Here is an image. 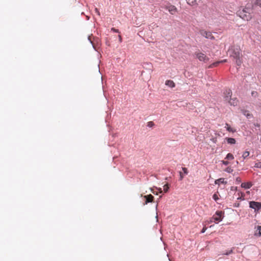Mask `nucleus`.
Masks as SVG:
<instances>
[{
    "label": "nucleus",
    "mask_w": 261,
    "mask_h": 261,
    "mask_svg": "<svg viewBox=\"0 0 261 261\" xmlns=\"http://www.w3.org/2000/svg\"><path fill=\"white\" fill-rule=\"evenodd\" d=\"M253 6L252 4L248 3L245 8L239 10L237 12V15L245 20H249L251 18V13L252 11Z\"/></svg>",
    "instance_id": "nucleus-1"
},
{
    "label": "nucleus",
    "mask_w": 261,
    "mask_h": 261,
    "mask_svg": "<svg viewBox=\"0 0 261 261\" xmlns=\"http://www.w3.org/2000/svg\"><path fill=\"white\" fill-rule=\"evenodd\" d=\"M229 56L235 60L236 64L240 66L242 64L241 54L239 47H231L228 51Z\"/></svg>",
    "instance_id": "nucleus-2"
},
{
    "label": "nucleus",
    "mask_w": 261,
    "mask_h": 261,
    "mask_svg": "<svg viewBox=\"0 0 261 261\" xmlns=\"http://www.w3.org/2000/svg\"><path fill=\"white\" fill-rule=\"evenodd\" d=\"M249 206L255 211L258 210L261 208V203L255 201H250L249 202Z\"/></svg>",
    "instance_id": "nucleus-3"
},
{
    "label": "nucleus",
    "mask_w": 261,
    "mask_h": 261,
    "mask_svg": "<svg viewBox=\"0 0 261 261\" xmlns=\"http://www.w3.org/2000/svg\"><path fill=\"white\" fill-rule=\"evenodd\" d=\"M196 57L199 61H203L204 62H207L209 60V58L207 57L201 53L196 54Z\"/></svg>",
    "instance_id": "nucleus-4"
},
{
    "label": "nucleus",
    "mask_w": 261,
    "mask_h": 261,
    "mask_svg": "<svg viewBox=\"0 0 261 261\" xmlns=\"http://www.w3.org/2000/svg\"><path fill=\"white\" fill-rule=\"evenodd\" d=\"M222 212H217L215 215L213 216L212 219L214 220V221L220 222L222 221L223 217Z\"/></svg>",
    "instance_id": "nucleus-5"
},
{
    "label": "nucleus",
    "mask_w": 261,
    "mask_h": 261,
    "mask_svg": "<svg viewBox=\"0 0 261 261\" xmlns=\"http://www.w3.org/2000/svg\"><path fill=\"white\" fill-rule=\"evenodd\" d=\"M200 34L207 39H213L214 37L212 35V33L210 32H207L204 30H201L200 31Z\"/></svg>",
    "instance_id": "nucleus-6"
},
{
    "label": "nucleus",
    "mask_w": 261,
    "mask_h": 261,
    "mask_svg": "<svg viewBox=\"0 0 261 261\" xmlns=\"http://www.w3.org/2000/svg\"><path fill=\"white\" fill-rule=\"evenodd\" d=\"M254 236L257 237L261 236V226H257L255 227Z\"/></svg>",
    "instance_id": "nucleus-7"
},
{
    "label": "nucleus",
    "mask_w": 261,
    "mask_h": 261,
    "mask_svg": "<svg viewBox=\"0 0 261 261\" xmlns=\"http://www.w3.org/2000/svg\"><path fill=\"white\" fill-rule=\"evenodd\" d=\"M144 198L146 199V201L144 205L147 204L148 202H152L153 199V196L150 194L144 196Z\"/></svg>",
    "instance_id": "nucleus-8"
},
{
    "label": "nucleus",
    "mask_w": 261,
    "mask_h": 261,
    "mask_svg": "<svg viewBox=\"0 0 261 261\" xmlns=\"http://www.w3.org/2000/svg\"><path fill=\"white\" fill-rule=\"evenodd\" d=\"M167 9H168V11L171 14H174L176 12V10H177L176 8L174 6H172V5L169 6L167 8Z\"/></svg>",
    "instance_id": "nucleus-9"
},
{
    "label": "nucleus",
    "mask_w": 261,
    "mask_h": 261,
    "mask_svg": "<svg viewBox=\"0 0 261 261\" xmlns=\"http://www.w3.org/2000/svg\"><path fill=\"white\" fill-rule=\"evenodd\" d=\"M232 93L230 89L226 90L225 93V100H228L231 97Z\"/></svg>",
    "instance_id": "nucleus-10"
},
{
    "label": "nucleus",
    "mask_w": 261,
    "mask_h": 261,
    "mask_svg": "<svg viewBox=\"0 0 261 261\" xmlns=\"http://www.w3.org/2000/svg\"><path fill=\"white\" fill-rule=\"evenodd\" d=\"M252 186V184L250 182H243L241 184V187L246 189H249Z\"/></svg>",
    "instance_id": "nucleus-11"
},
{
    "label": "nucleus",
    "mask_w": 261,
    "mask_h": 261,
    "mask_svg": "<svg viewBox=\"0 0 261 261\" xmlns=\"http://www.w3.org/2000/svg\"><path fill=\"white\" fill-rule=\"evenodd\" d=\"M253 6H259L261 8V0H251V3Z\"/></svg>",
    "instance_id": "nucleus-12"
},
{
    "label": "nucleus",
    "mask_w": 261,
    "mask_h": 261,
    "mask_svg": "<svg viewBox=\"0 0 261 261\" xmlns=\"http://www.w3.org/2000/svg\"><path fill=\"white\" fill-rule=\"evenodd\" d=\"M165 85L170 88H173L175 87L174 83L171 80H167L165 82Z\"/></svg>",
    "instance_id": "nucleus-13"
},
{
    "label": "nucleus",
    "mask_w": 261,
    "mask_h": 261,
    "mask_svg": "<svg viewBox=\"0 0 261 261\" xmlns=\"http://www.w3.org/2000/svg\"><path fill=\"white\" fill-rule=\"evenodd\" d=\"M215 184L220 185V184H226V181L224 180L223 178H220L215 180Z\"/></svg>",
    "instance_id": "nucleus-14"
},
{
    "label": "nucleus",
    "mask_w": 261,
    "mask_h": 261,
    "mask_svg": "<svg viewBox=\"0 0 261 261\" xmlns=\"http://www.w3.org/2000/svg\"><path fill=\"white\" fill-rule=\"evenodd\" d=\"M225 140H227V142L228 144H234L236 143V140L232 138H226Z\"/></svg>",
    "instance_id": "nucleus-15"
},
{
    "label": "nucleus",
    "mask_w": 261,
    "mask_h": 261,
    "mask_svg": "<svg viewBox=\"0 0 261 261\" xmlns=\"http://www.w3.org/2000/svg\"><path fill=\"white\" fill-rule=\"evenodd\" d=\"M228 100L230 105L236 106L237 104V100L236 98L231 99L230 98Z\"/></svg>",
    "instance_id": "nucleus-16"
},
{
    "label": "nucleus",
    "mask_w": 261,
    "mask_h": 261,
    "mask_svg": "<svg viewBox=\"0 0 261 261\" xmlns=\"http://www.w3.org/2000/svg\"><path fill=\"white\" fill-rule=\"evenodd\" d=\"M225 127L226 128V129L228 132H232V133H233V132H236V130H234L233 128H232L227 123L225 124Z\"/></svg>",
    "instance_id": "nucleus-17"
},
{
    "label": "nucleus",
    "mask_w": 261,
    "mask_h": 261,
    "mask_svg": "<svg viewBox=\"0 0 261 261\" xmlns=\"http://www.w3.org/2000/svg\"><path fill=\"white\" fill-rule=\"evenodd\" d=\"M224 62H225V60L221 61L220 62H215V63L212 64L211 65H210L209 66L208 68H213V67L217 66L220 63Z\"/></svg>",
    "instance_id": "nucleus-18"
},
{
    "label": "nucleus",
    "mask_w": 261,
    "mask_h": 261,
    "mask_svg": "<svg viewBox=\"0 0 261 261\" xmlns=\"http://www.w3.org/2000/svg\"><path fill=\"white\" fill-rule=\"evenodd\" d=\"M188 4L191 6H194L196 4V0H186Z\"/></svg>",
    "instance_id": "nucleus-19"
},
{
    "label": "nucleus",
    "mask_w": 261,
    "mask_h": 261,
    "mask_svg": "<svg viewBox=\"0 0 261 261\" xmlns=\"http://www.w3.org/2000/svg\"><path fill=\"white\" fill-rule=\"evenodd\" d=\"M249 155V152L246 151L244 152V153H243L242 157L245 159L247 156H248Z\"/></svg>",
    "instance_id": "nucleus-20"
},
{
    "label": "nucleus",
    "mask_w": 261,
    "mask_h": 261,
    "mask_svg": "<svg viewBox=\"0 0 261 261\" xmlns=\"http://www.w3.org/2000/svg\"><path fill=\"white\" fill-rule=\"evenodd\" d=\"M225 159L227 160H232L233 159V155L231 153H228Z\"/></svg>",
    "instance_id": "nucleus-21"
},
{
    "label": "nucleus",
    "mask_w": 261,
    "mask_h": 261,
    "mask_svg": "<svg viewBox=\"0 0 261 261\" xmlns=\"http://www.w3.org/2000/svg\"><path fill=\"white\" fill-rule=\"evenodd\" d=\"M233 248H232L230 250H228V251H226L225 252L223 253V254L228 255L233 253Z\"/></svg>",
    "instance_id": "nucleus-22"
},
{
    "label": "nucleus",
    "mask_w": 261,
    "mask_h": 261,
    "mask_svg": "<svg viewBox=\"0 0 261 261\" xmlns=\"http://www.w3.org/2000/svg\"><path fill=\"white\" fill-rule=\"evenodd\" d=\"M169 186L167 184L164 185V191L165 192H167L168 191Z\"/></svg>",
    "instance_id": "nucleus-23"
},
{
    "label": "nucleus",
    "mask_w": 261,
    "mask_h": 261,
    "mask_svg": "<svg viewBox=\"0 0 261 261\" xmlns=\"http://www.w3.org/2000/svg\"><path fill=\"white\" fill-rule=\"evenodd\" d=\"M154 125V123L152 121H149L147 123V126L151 127Z\"/></svg>",
    "instance_id": "nucleus-24"
},
{
    "label": "nucleus",
    "mask_w": 261,
    "mask_h": 261,
    "mask_svg": "<svg viewBox=\"0 0 261 261\" xmlns=\"http://www.w3.org/2000/svg\"><path fill=\"white\" fill-rule=\"evenodd\" d=\"M213 199H214L216 201H217L218 200V199H219L218 196V195H217L216 194H214V195H213Z\"/></svg>",
    "instance_id": "nucleus-25"
},
{
    "label": "nucleus",
    "mask_w": 261,
    "mask_h": 261,
    "mask_svg": "<svg viewBox=\"0 0 261 261\" xmlns=\"http://www.w3.org/2000/svg\"><path fill=\"white\" fill-rule=\"evenodd\" d=\"M227 172L230 173L232 171V169L231 168L228 167L225 170Z\"/></svg>",
    "instance_id": "nucleus-26"
},
{
    "label": "nucleus",
    "mask_w": 261,
    "mask_h": 261,
    "mask_svg": "<svg viewBox=\"0 0 261 261\" xmlns=\"http://www.w3.org/2000/svg\"><path fill=\"white\" fill-rule=\"evenodd\" d=\"M182 171H184V173L185 174H188V170H187V168H186L185 167H182Z\"/></svg>",
    "instance_id": "nucleus-27"
},
{
    "label": "nucleus",
    "mask_w": 261,
    "mask_h": 261,
    "mask_svg": "<svg viewBox=\"0 0 261 261\" xmlns=\"http://www.w3.org/2000/svg\"><path fill=\"white\" fill-rule=\"evenodd\" d=\"M255 167L257 168H261V162L256 163L255 164Z\"/></svg>",
    "instance_id": "nucleus-28"
},
{
    "label": "nucleus",
    "mask_w": 261,
    "mask_h": 261,
    "mask_svg": "<svg viewBox=\"0 0 261 261\" xmlns=\"http://www.w3.org/2000/svg\"><path fill=\"white\" fill-rule=\"evenodd\" d=\"M112 31H113L114 32H115V33H118L119 32V31L118 30H117L115 28H112Z\"/></svg>",
    "instance_id": "nucleus-29"
},
{
    "label": "nucleus",
    "mask_w": 261,
    "mask_h": 261,
    "mask_svg": "<svg viewBox=\"0 0 261 261\" xmlns=\"http://www.w3.org/2000/svg\"><path fill=\"white\" fill-rule=\"evenodd\" d=\"M206 229H207V228H206V227H204L202 228V230H201V233H204V232L206 231Z\"/></svg>",
    "instance_id": "nucleus-30"
},
{
    "label": "nucleus",
    "mask_w": 261,
    "mask_h": 261,
    "mask_svg": "<svg viewBox=\"0 0 261 261\" xmlns=\"http://www.w3.org/2000/svg\"><path fill=\"white\" fill-rule=\"evenodd\" d=\"M252 95L253 96H255L257 94V92H255V91H253L252 92V93H251Z\"/></svg>",
    "instance_id": "nucleus-31"
},
{
    "label": "nucleus",
    "mask_w": 261,
    "mask_h": 261,
    "mask_svg": "<svg viewBox=\"0 0 261 261\" xmlns=\"http://www.w3.org/2000/svg\"><path fill=\"white\" fill-rule=\"evenodd\" d=\"M179 174H180V180H182V178H184V176L183 175H182V173L181 172H179Z\"/></svg>",
    "instance_id": "nucleus-32"
},
{
    "label": "nucleus",
    "mask_w": 261,
    "mask_h": 261,
    "mask_svg": "<svg viewBox=\"0 0 261 261\" xmlns=\"http://www.w3.org/2000/svg\"><path fill=\"white\" fill-rule=\"evenodd\" d=\"M151 192H152V193H153L154 194H155V195H158V193L156 192V191H154L153 189H151Z\"/></svg>",
    "instance_id": "nucleus-33"
},
{
    "label": "nucleus",
    "mask_w": 261,
    "mask_h": 261,
    "mask_svg": "<svg viewBox=\"0 0 261 261\" xmlns=\"http://www.w3.org/2000/svg\"><path fill=\"white\" fill-rule=\"evenodd\" d=\"M236 180L238 182H240L241 181V178L240 177H237L236 179Z\"/></svg>",
    "instance_id": "nucleus-34"
},
{
    "label": "nucleus",
    "mask_w": 261,
    "mask_h": 261,
    "mask_svg": "<svg viewBox=\"0 0 261 261\" xmlns=\"http://www.w3.org/2000/svg\"><path fill=\"white\" fill-rule=\"evenodd\" d=\"M223 163L225 165H227L228 164V162L227 161H223Z\"/></svg>",
    "instance_id": "nucleus-35"
},
{
    "label": "nucleus",
    "mask_w": 261,
    "mask_h": 261,
    "mask_svg": "<svg viewBox=\"0 0 261 261\" xmlns=\"http://www.w3.org/2000/svg\"><path fill=\"white\" fill-rule=\"evenodd\" d=\"M237 187H232L231 188V190H237Z\"/></svg>",
    "instance_id": "nucleus-36"
},
{
    "label": "nucleus",
    "mask_w": 261,
    "mask_h": 261,
    "mask_svg": "<svg viewBox=\"0 0 261 261\" xmlns=\"http://www.w3.org/2000/svg\"><path fill=\"white\" fill-rule=\"evenodd\" d=\"M159 191V192L161 193L162 192V190L161 189V188H156Z\"/></svg>",
    "instance_id": "nucleus-37"
},
{
    "label": "nucleus",
    "mask_w": 261,
    "mask_h": 261,
    "mask_svg": "<svg viewBox=\"0 0 261 261\" xmlns=\"http://www.w3.org/2000/svg\"><path fill=\"white\" fill-rule=\"evenodd\" d=\"M95 11L98 13V15H99V12L98 11L97 9V8H95Z\"/></svg>",
    "instance_id": "nucleus-38"
},
{
    "label": "nucleus",
    "mask_w": 261,
    "mask_h": 261,
    "mask_svg": "<svg viewBox=\"0 0 261 261\" xmlns=\"http://www.w3.org/2000/svg\"><path fill=\"white\" fill-rule=\"evenodd\" d=\"M244 115H246V116L249 118V116H250V115L249 114H246L245 113L244 114Z\"/></svg>",
    "instance_id": "nucleus-39"
},
{
    "label": "nucleus",
    "mask_w": 261,
    "mask_h": 261,
    "mask_svg": "<svg viewBox=\"0 0 261 261\" xmlns=\"http://www.w3.org/2000/svg\"><path fill=\"white\" fill-rule=\"evenodd\" d=\"M119 39L120 41H121V36H119Z\"/></svg>",
    "instance_id": "nucleus-40"
},
{
    "label": "nucleus",
    "mask_w": 261,
    "mask_h": 261,
    "mask_svg": "<svg viewBox=\"0 0 261 261\" xmlns=\"http://www.w3.org/2000/svg\"><path fill=\"white\" fill-rule=\"evenodd\" d=\"M88 39L90 41V42L92 43V41L91 40L90 36L88 37Z\"/></svg>",
    "instance_id": "nucleus-41"
},
{
    "label": "nucleus",
    "mask_w": 261,
    "mask_h": 261,
    "mask_svg": "<svg viewBox=\"0 0 261 261\" xmlns=\"http://www.w3.org/2000/svg\"><path fill=\"white\" fill-rule=\"evenodd\" d=\"M256 126L258 127H260V125L259 124H257L256 125Z\"/></svg>",
    "instance_id": "nucleus-42"
}]
</instances>
